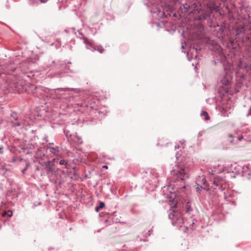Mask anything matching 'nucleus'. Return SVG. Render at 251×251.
I'll return each mask as SVG.
<instances>
[{"label": "nucleus", "instance_id": "obj_7", "mask_svg": "<svg viewBox=\"0 0 251 251\" xmlns=\"http://www.w3.org/2000/svg\"><path fill=\"white\" fill-rule=\"evenodd\" d=\"M104 206V203L103 202L100 203V205L95 207V210L98 212L100 209L102 208Z\"/></svg>", "mask_w": 251, "mask_h": 251}, {"label": "nucleus", "instance_id": "obj_21", "mask_svg": "<svg viewBox=\"0 0 251 251\" xmlns=\"http://www.w3.org/2000/svg\"><path fill=\"white\" fill-rule=\"evenodd\" d=\"M36 169H37V170H39L38 167H37Z\"/></svg>", "mask_w": 251, "mask_h": 251}, {"label": "nucleus", "instance_id": "obj_4", "mask_svg": "<svg viewBox=\"0 0 251 251\" xmlns=\"http://www.w3.org/2000/svg\"><path fill=\"white\" fill-rule=\"evenodd\" d=\"M208 7L212 11L217 12L219 10V7L214 3H209Z\"/></svg>", "mask_w": 251, "mask_h": 251}, {"label": "nucleus", "instance_id": "obj_8", "mask_svg": "<svg viewBox=\"0 0 251 251\" xmlns=\"http://www.w3.org/2000/svg\"><path fill=\"white\" fill-rule=\"evenodd\" d=\"M222 82L225 85H228L230 83V79L229 78H224L221 80Z\"/></svg>", "mask_w": 251, "mask_h": 251}, {"label": "nucleus", "instance_id": "obj_14", "mask_svg": "<svg viewBox=\"0 0 251 251\" xmlns=\"http://www.w3.org/2000/svg\"><path fill=\"white\" fill-rule=\"evenodd\" d=\"M201 189H202V187L201 186H198L197 187V190L199 192H200V191H201Z\"/></svg>", "mask_w": 251, "mask_h": 251}, {"label": "nucleus", "instance_id": "obj_16", "mask_svg": "<svg viewBox=\"0 0 251 251\" xmlns=\"http://www.w3.org/2000/svg\"><path fill=\"white\" fill-rule=\"evenodd\" d=\"M42 3H45L48 0H39Z\"/></svg>", "mask_w": 251, "mask_h": 251}, {"label": "nucleus", "instance_id": "obj_9", "mask_svg": "<svg viewBox=\"0 0 251 251\" xmlns=\"http://www.w3.org/2000/svg\"><path fill=\"white\" fill-rule=\"evenodd\" d=\"M201 115L205 117V120L207 121L210 119V117L208 116V114L207 112L206 111H202V112L201 114Z\"/></svg>", "mask_w": 251, "mask_h": 251}, {"label": "nucleus", "instance_id": "obj_13", "mask_svg": "<svg viewBox=\"0 0 251 251\" xmlns=\"http://www.w3.org/2000/svg\"><path fill=\"white\" fill-rule=\"evenodd\" d=\"M21 125V124L20 123V122H15V123H12V126H20Z\"/></svg>", "mask_w": 251, "mask_h": 251}, {"label": "nucleus", "instance_id": "obj_17", "mask_svg": "<svg viewBox=\"0 0 251 251\" xmlns=\"http://www.w3.org/2000/svg\"><path fill=\"white\" fill-rule=\"evenodd\" d=\"M102 168L107 169H108V166L107 165H104L102 166Z\"/></svg>", "mask_w": 251, "mask_h": 251}, {"label": "nucleus", "instance_id": "obj_1", "mask_svg": "<svg viewBox=\"0 0 251 251\" xmlns=\"http://www.w3.org/2000/svg\"><path fill=\"white\" fill-rule=\"evenodd\" d=\"M173 175H176L181 180L184 179V176L185 175V172L184 169H179L177 167V169H174L172 171Z\"/></svg>", "mask_w": 251, "mask_h": 251}, {"label": "nucleus", "instance_id": "obj_19", "mask_svg": "<svg viewBox=\"0 0 251 251\" xmlns=\"http://www.w3.org/2000/svg\"><path fill=\"white\" fill-rule=\"evenodd\" d=\"M242 138H243V137H242V136H241V137H239V138H238V140H239V141H241V139H242Z\"/></svg>", "mask_w": 251, "mask_h": 251}, {"label": "nucleus", "instance_id": "obj_15", "mask_svg": "<svg viewBox=\"0 0 251 251\" xmlns=\"http://www.w3.org/2000/svg\"><path fill=\"white\" fill-rule=\"evenodd\" d=\"M29 3L31 4H33L36 2V0H29Z\"/></svg>", "mask_w": 251, "mask_h": 251}, {"label": "nucleus", "instance_id": "obj_2", "mask_svg": "<svg viewBox=\"0 0 251 251\" xmlns=\"http://www.w3.org/2000/svg\"><path fill=\"white\" fill-rule=\"evenodd\" d=\"M54 164H51L50 161L45 162L43 166L46 169L47 173L50 176V174L52 173L54 170Z\"/></svg>", "mask_w": 251, "mask_h": 251}, {"label": "nucleus", "instance_id": "obj_6", "mask_svg": "<svg viewBox=\"0 0 251 251\" xmlns=\"http://www.w3.org/2000/svg\"><path fill=\"white\" fill-rule=\"evenodd\" d=\"M94 50L98 51L100 53H102L104 51V49L101 46H97L94 47Z\"/></svg>", "mask_w": 251, "mask_h": 251}, {"label": "nucleus", "instance_id": "obj_12", "mask_svg": "<svg viewBox=\"0 0 251 251\" xmlns=\"http://www.w3.org/2000/svg\"><path fill=\"white\" fill-rule=\"evenodd\" d=\"M186 206H187L186 212H190V211H191L192 210V209L189 204V202H187V203L186 204Z\"/></svg>", "mask_w": 251, "mask_h": 251}, {"label": "nucleus", "instance_id": "obj_18", "mask_svg": "<svg viewBox=\"0 0 251 251\" xmlns=\"http://www.w3.org/2000/svg\"><path fill=\"white\" fill-rule=\"evenodd\" d=\"M2 147H0V153H2Z\"/></svg>", "mask_w": 251, "mask_h": 251}, {"label": "nucleus", "instance_id": "obj_10", "mask_svg": "<svg viewBox=\"0 0 251 251\" xmlns=\"http://www.w3.org/2000/svg\"><path fill=\"white\" fill-rule=\"evenodd\" d=\"M59 164L61 165H65V168H68V162L66 160H61L59 161Z\"/></svg>", "mask_w": 251, "mask_h": 251}, {"label": "nucleus", "instance_id": "obj_11", "mask_svg": "<svg viewBox=\"0 0 251 251\" xmlns=\"http://www.w3.org/2000/svg\"><path fill=\"white\" fill-rule=\"evenodd\" d=\"M6 215H7L9 217H11L12 215V213L10 211H8V212H4L2 213V216H5Z\"/></svg>", "mask_w": 251, "mask_h": 251}, {"label": "nucleus", "instance_id": "obj_20", "mask_svg": "<svg viewBox=\"0 0 251 251\" xmlns=\"http://www.w3.org/2000/svg\"><path fill=\"white\" fill-rule=\"evenodd\" d=\"M228 136H229V137H230V138H231V137H232V135H230H230H228Z\"/></svg>", "mask_w": 251, "mask_h": 251}, {"label": "nucleus", "instance_id": "obj_5", "mask_svg": "<svg viewBox=\"0 0 251 251\" xmlns=\"http://www.w3.org/2000/svg\"><path fill=\"white\" fill-rule=\"evenodd\" d=\"M245 27L243 25H239V26L236 29V33L237 34L242 33L245 31Z\"/></svg>", "mask_w": 251, "mask_h": 251}, {"label": "nucleus", "instance_id": "obj_3", "mask_svg": "<svg viewBox=\"0 0 251 251\" xmlns=\"http://www.w3.org/2000/svg\"><path fill=\"white\" fill-rule=\"evenodd\" d=\"M47 149L49 150L54 155H58L59 154V150L58 147H51L50 146H48Z\"/></svg>", "mask_w": 251, "mask_h": 251}]
</instances>
